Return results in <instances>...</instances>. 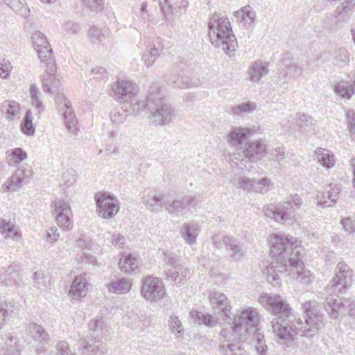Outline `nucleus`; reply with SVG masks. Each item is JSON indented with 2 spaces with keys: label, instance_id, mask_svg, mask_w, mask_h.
Here are the masks:
<instances>
[{
  "label": "nucleus",
  "instance_id": "obj_54",
  "mask_svg": "<svg viewBox=\"0 0 355 355\" xmlns=\"http://www.w3.org/2000/svg\"><path fill=\"white\" fill-rule=\"evenodd\" d=\"M109 33L110 30L107 27L100 29L96 26H92L89 31L91 37L99 41L107 37Z\"/></svg>",
  "mask_w": 355,
  "mask_h": 355
},
{
  "label": "nucleus",
  "instance_id": "obj_17",
  "mask_svg": "<svg viewBox=\"0 0 355 355\" xmlns=\"http://www.w3.org/2000/svg\"><path fill=\"white\" fill-rule=\"evenodd\" d=\"M164 208L171 214L182 213L187 209L184 196H166L164 200Z\"/></svg>",
  "mask_w": 355,
  "mask_h": 355
},
{
  "label": "nucleus",
  "instance_id": "obj_57",
  "mask_svg": "<svg viewBox=\"0 0 355 355\" xmlns=\"http://www.w3.org/2000/svg\"><path fill=\"white\" fill-rule=\"evenodd\" d=\"M55 101L61 111L71 107V103L62 93L58 92Z\"/></svg>",
  "mask_w": 355,
  "mask_h": 355
},
{
  "label": "nucleus",
  "instance_id": "obj_47",
  "mask_svg": "<svg viewBox=\"0 0 355 355\" xmlns=\"http://www.w3.org/2000/svg\"><path fill=\"white\" fill-rule=\"evenodd\" d=\"M168 325L171 331L175 335L176 338L182 339L184 334V328L178 317L174 315L170 316Z\"/></svg>",
  "mask_w": 355,
  "mask_h": 355
},
{
  "label": "nucleus",
  "instance_id": "obj_49",
  "mask_svg": "<svg viewBox=\"0 0 355 355\" xmlns=\"http://www.w3.org/2000/svg\"><path fill=\"white\" fill-rule=\"evenodd\" d=\"M21 130L27 135H33L35 133V127L33 124L32 113L27 110L21 124Z\"/></svg>",
  "mask_w": 355,
  "mask_h": 355
},
{
  "label": "nucleus",
  "instance_id": "obj_64",
  "mask_svg": "<svg viewBox=\"0 0 355 355\" xmlns=\"http://www.w3.org/2000/svg\"><path fill=\"white\" fill-rule=\"evenodd\" d=\"M12 10L15 12H21L24 0H3Z\"/></svg>",
  "mask_w": 355,
  "mask_h": 355
},
{
  "label": "nucleus",
  "instance_id": "obj_33",
  "mask_svg": "<svg viewBox=\"0 0 355 355\" xmlns=\"http://www.w3.org/2000/svg\"><path fill=\"white\" fill-rule=\"evenodd\" d=\"M315 155L318 162L327 168H331L335 164V159L333 153L325 148H318L315 150Z\"/></svg>",
  "mask_w": 355,
  "mask_h": 355
},
{
  "label": "nucleus",
  "instance_id": "obj_3",
  "mask_svg": "<svg viewBox=\"0 0 355 355\" xmlns=\"http://www.w3.org/2000/svg\"><path fill=\"white\" fill-rule=\"evenodd\" d=\"M209 36L211 44L231 55L238 46L228 18L214 13L208 23Z\"/></svg>",
  "mask_w": 355,
  "mask_h": 355
},
{
  "label": "nucleus",
  "instance_id": "obj_25",
  "mask_svg": "<svg viewBox=\"0 0 355 355\" xmlns=\"http://www.w3.org/2000/svg\"><path fill=\"white\" fill-rule=\"evenodd\" d=\"M340 190V187L339 185H326L323 188L322 193L329 197V198H330V201H326L325 200L320 199L318 200V204L324 207L334 206L336 203L338 199L339 198Z\"/></svg>",
  "mask_w": 355,
  "mask_h": 355
},
{
  "label": "nucleus",
  "instance_id": "obj_4",
  "mask_svg": "<svg viewBox=\"0 0 355 355\" xmlns=\"http://www.w3.org/2000/svg\"><path fill=\"white\" fill-rule=\"evenodd\" d=\"M241 149L228 155V161L232 168L245 174L250 172L252 164L264 157L267 154L266 145L260 140L246 142Z\"/></svg>",
  "mask_w": 355,
  "mask_h": 355
},
{
  "label": "nucleus",
  "instance_id": "obj_7",
  "mask_svg": "<svg viewBox=\"0 0 355 355\" xmlns=\"http://www.w3.org/2000/svg\"><path fill=\"white\" fill-rule=\"evenodd\" d=\"M137 92L138 89L133 83L118 80L112 85L110 96L121 103H132Z\"/></svg>",
  "mask_w": 355,
  "mask_h": 355
},
{
  "label": "nucleus",
  "instance_id": "obj_31",
  "mask_svg": "<svg viewBox=\"0 0 355 355\" xmlns=\"http://www.w3.org/2000/svg\"><path fill=\"white\" fill-rule=\"evenodd\" d=\"M27 153L21 148H15L6 152V159L10 166H17L20 162L26 160Z\"/></svg>",
  "mask_w": 355,
  "mask_h": 355
},
{
  "label": "nucleus",
  "instance_id": "obj_34",
  "mask_svg": "<svg viewBox=\"0 0 355 355\" xmlns=\"http://www.w3.org/2000/svg\"><path fill=\"white\" fill-rule=\"evenodd\" d=\"M189 275V270L187 268H184L182 264L181 269L173 267L169 268L166 272V279L177 282L178 284L187 278Z\"/></svg>",
  "mask_w": 355,
  "mask_h": 355
},
{
  "label": "nucleus",
  "instance_id": "obj_13",
  "mask_svg": "<svg viewBox=\"0 0 355 355\" xmlns=\"http://www.w3.org/2000/svg\"><path fill=\"white\" fill-rule=\"evenodd\" d=\"M222 241L225 247V251L230 261L233 262L241 261L245 254V250L243 248L241 242L238 239L229 236H224Z\"/></svg>",
  "mask_w": 355,
  "mask_h": 355
},
{
  "label": "nucleus",
  "instance_id": "obj_46",
  "mask_svg": "<svg viewBox=\"0 0 355 355\" xmlns=\"http://www.w3.org/2000/svg\"><path fill=\"white\" fill-rule=\"evenodd\" d=\"M17 338L10 337L5 343V347L1 352V355H20L17 345Z\"/></svg>",
  "mask_w": 355,
  "mask_h": 355
},
{
  "label": "nucleus",
  "instance_id": "obj_32",
  "mask_svg": "<svg viewBox=\"0 0 355 355\" xmlns=\"http://www.w3.org/2000/svg\"><path fill=\"white\" fill-rule=\"evenodd\" d=\"M296 121L300 130L304 132L316 133L314 119L311 116L299 113L296 116Z\"/></svg>",
  "mask_w": 355,
  "mask_h": 355
},
{
  "label": "nucleus",
  "instance_id": "obj_23",
  "mask_svg": "<svg viewBox=\"0 0 355 355\" xmlns=\"http://www.w3.org/2000/svg\"><path fill=\"white\" fill-rule=\"evenodd\" d=\"M166 196L163 194L156 191H152L147 193L146 196H144V202L148 209L157 212L159 211L164 207V200Z\"/></svg>",
  "mask_w": 355,
  "mask_h": 355
},
{
  "label": "nucleus",
  "instance_id": "obj_36",
  "mask_svg": "<svg viewBox=\"0 0 355 355\" xmlns=\"http://www.w3.org/2000/svg\"><path fill=\"white\" fill-rule=\"evenodd\" d=\"M131 286V282L124 277L111 282L107 285L108 291L115 293H125L130 290Z\"/></svg>",
  "mask_w": 355,
  "mask_h": 355
},
{
  "label": "nucleus",
  "instance_id": "obj_55",
  "mask_svg": "<svg viewBox=\"0 0 355 355\" xmlns=\"http://www.w3.org/2000/svg\"><path fill=\"white\" fill-rule=\"evenodd\" d=\"M128 116V110L121 107L115 112L112 113L110 116L111 121L116 125L123 123Z\"/></svg>",
  "mask_w": 355,
  "mask_h": 355
},
{
  "label": "nucleus",
  "instance_id": "obj_40",
  "mask_svg": "<svg viewBox=\"0 0 355 355\" xmlns=\"http://www.w3.org/2000/svg\"><path fill=\"white\" fill-rule=\"evenodd\" d=\"M220 351L223 355H247L240 342L223 344L220 346Z\"/></svg>",
  "mask_w": 355,
  "mask_h": 355
},
{
  "label": "nucleus",
  "instance_id": "obj_51",
  "mask_svg": "<svg viewBox=\"0 0 355 355\" xmlns=\"http://www.w3.org/2000/svg\"><path fill=\"white\" fill-rule=\"evenodd\" d=\"M349 53L345 49H339L335 52L333 63L337 66H345L349 62Z\"/></svg>",
  "mask_w": 355,
  "mask_h": 355
},
{
  "label": "nucleus",
  "instance_id": "obj_43",
  "mask_svg": "<svg viewBox=\"0 0 355 355\" xmlns=\"http://www.w3.org/2000/svg\"><path fill=\"white\" fill-rule=\"evenodd\" d=\"M248 336H252V339L256 342L255 348L260 355H263L267 350V345L265 343V338L263 333L259 329H256L251 331Z\"/></svg>",
  "mask_w": 355,
  "mask_h": 355
},
{
  "label": "nucleus",
  "instance_id": "obj_22",
  "mask_svg": "<svg viewBox=\"0 0 355 355\" xmlns=\"http://www.w3.org/2000/svg\"><path fill=\"white\" fill-rule=\"evenodd\" d=\"M87 284L86 279L81 275L74 278L69 291V295L71 301L78 300L86 295L87 291Z\"/></svg>",
  "mask_w": 355,
  "mask_h": 355
},
{
  "label": "nucleus",
  "instance_id": "obj_41",
  "mask_svg": "<svg viewBox=\"0 0 355 355\" xmlns=\"http://www.w3.org/2000/svg\"><path fill=\"white\" fill-rule=\"evenodd\" d=\"M156 98L154 97L152 94H150L148 97L146 98V101H140L137 100V96H135V100L132 103H130L132 104V110L133 112H135L136 114H140V112L146 109L148 110H152L153 109V107L152 106V104L154 103L155 101Z\"/></svg>",
  "mask_w": 355,
  "mask_h": 355
},
{
  "label": "nucleus",
  "instance_id": "obj_8",
  "mask_svg": "<svg viewBox=\"0 0 355 355\" xmlns=\"http://www.w3.org/2000/svg\"><path fill=\"white\" fill-rule=\"evenodd\" d=\"M154 103L156 107H153L152 113L148 116L153 123L164 125L170 123L175 118L176 112L174 108L164 99L156 98Z\"/></svg>",
  "mask_w": 355,
  "mask_h": 355
},
{
  "label": "nucleus",
  "instance_id": "obj_10",
  "mask_svg": "<svg viewBox=\"0 0 355 355\" xmlns=\"http://www.w3.org/2000/svg\"><path fill=\"white\" fill-rule=\"evenodd\" d=\"M141 293L150 302L158 301L165 296V291L162 281L158 278L148 276L142 281Z\"/></svg>",
  "mask_w": 355,
  "mask_h": 355
},
{
  "label": "nucleus",
  "instance_id": "obj_39",
  "mask_svg": "<svg viewBox=\"0 0 355 355\" xmlns=\"http://www.w3.org/2000/svg\"><path fill=\"white\" fill-rule=\"evenodd\" d=\"M164 80L169 85L176 88H187L191 85L189 77L173 76V74H167L164 76Z\"/></svg>",
  "mask_w": 355,
  "mask_h": 355
},
{
  "label": "nucleus",
  "instance_id": "obj_5",
  "mask_svg": "<svg viewBox=\"0 0 355 355\" xmlns=\"http://www.w3.org/2000/svg\"><path fill=\"white\" fill-rule=\"evenodd\" d=\"M259 314L252 307L240 309L234 315L232 322V331L240 340L247 339L251 331L257 329V324L259 320Z\"/></svg>",
  "mask_w": 355,
  "mask_h": 355
},
{
  "label": "nucleus",
  "instance_id": "obj_30",
  "mask_svg": "<svg viewBox=\"0 0 355 355\" xmlns=\"http://www.w3.org/2000/svg\"><path fill=\"white\" fill-rule=\"evenodd\" d=\"M139 265V260L135 257H133L132 254H123L122 257L120 258L119 262V266L120 270L125 272L129 273L132 271H135L138 268Z\"/></svg>",
  "mask_w": 355,
  "mask_h": 355
},
{
  "label": "nucleus",
  "instance_id": "obj_62",
  "mask_svg": "<svg viewBox=\"0 0 355 355\" xmlns=\"http://www.w3.org/2000/svg\"><path fill=\"white\" fill-rule=\"evenodd\" d=\"M94 78L99 80H104L107 78V72L106 69L102 67H96L92 70Z\"/></svg>",
  "mask_w": 355,
  "mask_h": 355
},
{
  "label": "nucleus",
  "instance_id": "obj_28",
  "mask_svg": "<svg viewBox=\"0 0 355 355\" xmlns=\"http://www.w3.org/2000/svg\"><path fill=\"white\" fill-rule=\"evenodd\" d=\"M291 212V211H288L284 207H281V205L275 207H267L263 209L264 215L267 218L274 219L277 222L289 219Z\"/></svg>",
  "mask_w": 355,
  "mask_h": 355
},
{
  "label": "nucleus",
  "instance_id": "obj_18",
  "mask_svg": "<svg viewBox=\"0 0 355 355\" xmlns=\"http://www.w3.org/2000/svg\"><path fill=\"white\" fill-rule=\"evenodd\" d=\"M200 232V226L195 221L184 223L180 230L181 236L191 245L196 243V239Z\"/></svg>",
  "mask_w": 355,
  "mask_h": 355
},
{
  "label": "nucleus",
  "instance_id": "obj_9",
  "mask_svg": "<svg viewBox=\"0 0 355 355\" xmlns=\"http://www.w3.org/2000/svg\"><path fill=\"white\" fill-rule=\"evenodd\" d=\"M98 215L103 218H112L119 210V203L116 197L110 193L95 196Z\"/></svg>",
  "mask_w": 355,
  "mask_h": 355
},
{
  "label": "nucleus",
  "instance_id": "obj_20",
  "mask_svg": "<svg viewBox=\"0 0 355 355\" xmlns=\"http://www.w3.org/2000/svg\"><path fill=\"white\" fill-rule=\"evenodd\" d=\"M209 300L213 305H216L225 318H230L231 306L227 297L222 293L212 292L209 295Z\"/></svg>",
  "mask_w": 355,
  "mask_h": 355
},
{
  "label": "nucleus",
  "instance_id": "obj_38",
  "mask_svg": "<svg viewBox=\"0 0 355 355\" xmlns=\"http://www.w3.org/2000/svg\"><path fill=\"white\" fill-rule=\"evenodd\" d=\"M1 111L6 114L8 119L12 120L19 114V104L14 101H4L1 105Z\"/></svg>",
  "mask_w": 355,
  "mask_h": 355
},
{
  "label": "nucleus",
  "instance_id": "obj_50",
  "mask_svg": "<svg viewBox=\"0 0 355 355\" xmlns=\"http://www.w3.org/2000/svg\"><path fill=\"white\" fill-rule=\"evenodd\" d=\"M191 315L198 320L199 324H203L207 327H212L216 324V321L211 315L194 311L191 312Z\"/></svg>",
  "mask_w": 355,
  "mask_h": 355
},
{
  "label": "nucleus",
  "instance_id": "obj_29",
  "mask_svg": "<svg viewBox=\"0 0 355 355\" xmlns=\"http://www.w3.org/2000/svg\"><path fill=\"white\" fill-rule=\"evenodd\" d=\"M343 299L334 295L326 297L324 308L331 318L337 320Z\"/></svg>",
  "mask_w": 355,
  "mask_h": 355
},
{
  "label": "nucleus",
  "instance_id": "obj_60",
  "mask_svg": "<svg viewBox=\"0 0 355 355\" xmlns=\"http://www.w3.org/2000/svg\"><path fill=\"white\" fill-rule=\"evenodd\" d=\"M0 77L8 79L12 71V67L9 61H5L0 64Z\"/></svg>",
  "mask_w": 355,
  "mask_h": 355
},
{
  "label": "nucleus",
  "instance_id": "obj_59",
  "mask_svg": "<svg viewBox=\"0 0 355 355\" xmlns=\"http://www.w3.org/2000/svg\"><path fill=\"white\" fill-rule=\"evenodd\" d=\"M56 350L58 352V355H73L68 343L64 340L59 341L57 343Z\"/></svg>",
  "mask_w": 355,
  "mask_h": 355
},
{
  "label": "nucleus",
  "instance_id": "obj_12",
  "mask_svg": "<svg viewBox=\"0 0 355 355\" xmlns=\"http://www.w3.org/2000/svg\"><path fill=\"white\" fill-rule=\"evenodd\" d=\"M336 274L332 279V285L334 287H339L340 292L351 284L352 277V270L345 262H339L336 268Z\"/></svg>",
  "mask_w": 355,
  "mask_h": 355
},
{
  "label": "nucleus",
  "instance_id": "obj_35",
  "mask_svg": "<svg viewBox=\"0 0 355 355\" xmlns=\"http://www.w3.org/2000/svg\"><path fill=\"white\" fill-rule=\"evenodd\" d=\"M15 302L13 300L0 298V329L6 322L7 318L14 311Z\"/></svg>",
  "mask_w": 355,
  "mask_h": 355
},
{
  "label": "nucleus",
  "instance_id": "obj_26",
  "mask_svg": "<svg viewBox=\"0 0 355 355\" xmlns=\"http://www.w3.org/2000/svg\"><path fill=\"white\" fill-rule=\"evenodd\" d=\"M81 348L87 350L90 355H104L107 352V347L100 340H91L90 342L86 339H83Z\"/></svg>",
  "mask_w": 355,
  "mask_h": 355
},
{
  "label": "nucleus",
  "instance_id": "obj_21",
  "mask_svg": "<svg viewBox=\"0 0 355 355\" xmlns=\"http://www.w3.org/2000/svg\"><path fill=\"white\" fill-rule=\"evenodd\" d=\"M0 233L6 240L11 239L14 241L18 242L22 238L20 230L10 220L8 221L5 219L0 220Z\"/></svg>",
  "mask_w": 355,
  "mask_h": 355
},
{
  "label": "nucleus",
  "instance_id": "obj_63",
  "mask_svg": "<svg viewBox=\"0 0 355 355\" xmlns=\"http://www.w3.org/2000/svg\"><path fill=\"white\" fill-rule=\"evenodd\" d=\"M341 225L344 230L349 234L355 232V220H352L350 218H344L341 220Z\"/></svg>",
  "mask_w": 355,
  "mask_h": 355
},
{
  "label": "nucleus",
  "instance_id": "obj_6",
  "mask_svg": "<svg viewBox=\"0 0 355 355\" xmlns=\"http://www.w3.org/2000/svg\"><path fill=\"white\" fill-rule=\"evenodd\" d=\"M33 45L37 52L38 56L42 64L50 67V71H54V59L52 55L53 50L50 47L49 42L44 34L40 31H35L31 37Z\"/></svg>",
  "mask_w": 355,
  "mask_h": 355
},
{
  "label": "nucleus",
  "instance_id": "obj_19",
  "mask_svg": "<svg viewBox=\"0 0 355 355\" xmlns=\"http://www.w3.org/2000/svg\"><path fill=\"white\" fill-rule=\"evenodd\" d=\"M46 74L42 76V89L45 92L51 94L61 85L60 78L55 76L56 67L54 62V71L51 72L50 67L45 66Z\"/></svg>",
  "mask_w": 355,
  "mask_h": 355
},
{
  "label": "nucleus",
  "instance_id": "obj_44",
  "mask_svg": "<svg viewBox=\"0 0 355 355\" xmlns=\"http://www.w3.org/2000/svg\"><path fill=\"white\" fill-rule=\"evenodd\" d=\"M345 315L355 316V302L349 299H343L337 320H340Z\"/></svg>",
  "mask_w": 355,
  "mask_h": 355
},
{
  "label": "nucleus",
  "instance_id": "obj_52",
  "mask_svg": "<svg viewBox=\"0 0 355 355\" xmlns=\"http://www.w3.org/2000/svg\"><path fill=\"white\" fill-rule=\"evenodd\" d=\"M164 257V261L166 265H168L171 268L175 267L176 268L181 269V263L180 257L174 252L171 251H162Z\"/></svg>",
  "mask_w": 355,
  "mask_h": 355
},
{
  "label": "nucleus",
  "instance_id": "obj_53",
  "mask_svg": "<svg viewBox=\"0 0 355 355\" xmlns=\"http://www.w3.org/2000/svg\"><path fill=\"white\" fill-rule=\"evenodd\" d=\"M272 186V184L270 179L267 178H261L254 182V191L258 193H266Z\"/></svg>",
  "mask_w": 355,
  "mask_h": 355
},
{
  "label": "nucleus",
  "instance_id": "obj_58",
  "mask_svg": "<svg viewBox=\"0 0 355 355\" xmlns=\"http://www.w3.org/2000/svg\"><path fill=\"white\" fill-rule=\"evenodd\" d=\"M272 159L279 164L285 158V151L282 146H278L271 151Z\"/></svg>",
  "mask_w": 355,
  "mask_h": 355
},
{
  "label": "nucleus",
  "instance_id": "obj_11",
  "mask_svg": "<svg viewBox=\"0 0 355 355\" xmlns=\"http://www.w3.org/2000/svg\"><path fill=\"white\" fill-rule=\"evenodd\" d=\"M53 207V215L55 217L58 225L64 231L72 229L73 224L71 220L72 211L68 202L58 199L52 202Z\"/></svg>",
  "mask_w": 355,
  "mask_h": 355
},
{
  "label": "nucleus",
  "instance_id": "obj_42",
  "mask_svg": "<svg viewBox=\"0 0 355 355\" xmlns=\"http://www.w3.org/2000/svg\"><path fill=\"white\" fill-rule=\"evenodd\" d=\"M31 333L35 340L42 345V347H44L49 340V336L46 331L41 326L33 324L31 326Z\"/></svg>",
  "mask_w": 355,
  "mask_h": 355
},
{
  "label": "nucleus",
  "instance_id": "obj_48",
  "mask_svg": "<svg viewBox=\"0 0 355 355\" xmlns=\"http://www.w3.org/2000/svg\"><path fill=\"white\" fill-rule=\"evenodd\" d=\"M257 109V105L254 102L248 101L239 104L232 108V113L236 115H243L245 114H251Z\"/></svg>",
  "mask_w": 355,
  "mask_h": 355
},
{
  "label": "nucleus",
  "instance_id": "obj_24",
  "mask_svg": "<svg viewBox=\"0 0 355 355\" xmlns=\"http://www.w3.org/2000/svg\"><path fill=\"white\" fill-rule=\"evenodd\" d=\"M269 73L268 66L262 62H252L248 70V78L253 83H259L261 78Z\"/></svg>",
  "mask_w": 355,
  "mask_h": 355
},
{
  "label": "nucleus",
  "instance_id": "obj_15",
  "mask_svg": "<svg viewBox=\"0 0 355 355\" xmlns=\"http://www.w3.org/2000/svg\"><path fill=\"white\" fill-rule=\"evenodd\" d=\"M252 133V130L248 128L234 127L227 135L228 144L235 147L236 151L241 149L247 142L248 136Z\"/></svg>",
  "mask_w": 355,
  "mask_h": 355
},
{
  "label": "nucleus",
  "instance_id": "obj_45",
  "mask_svg": "<svg viewBox=\"0 0 355 355\" xmlns=\"http://www.w3.org/2000/svg\"><path fill=\"white\" fill-rule=\"evenodd\" d=\"M302 198L298 195L295 194L288 196L284 204L281 205V207H284L286 210L288 211H291L290 216L291 218L293 217L295 210L300 208V207L302 205Z\"/></svg>",
  "mask_w": 355,
  "mask_h": 355
},
{
  "label": "nucleus",
  "instance_id": "obj_56",
  "mask_svg": "<svg viewBox=\"0 0 355 355\" xmlns=\"http://www.w3.org/2000/svg\"><path fill=\"white\" fill-rule=\"evenodd\" d=\"M84 6L92 12H98L103 10V0H81Z\"/></svg>",
  "mask_w": 355,
  "mask_h": 355
},
{
  "label": "nucleus",
  "instance_id": "obj_1",
  "mask_svg": "<svg viewBox=\"0 0 355 355\" xmlns=\"http://www.w3.org/2000/svg\"><path fill=\"white\" fill-rule=\"evenodd\" d=\"M259 302L275 316L271 322L273 334L280 343H291L295 334L311 338L323 325V317L315 308L316 302L311 300L302 304L303 318L296 319L289 304L278 294L264 293Z\"/></svg>",
  "mask_w": 355,
  "mask_h": 355
},
{
  "label": "nucleus",
  "instance_id": "obj_27",
  "mask_svg": "<svg viewBox=\"0 0 355 355\" xmlns=\"http://www.w3.org/2000/svg\"><path fill=\"white\" fill-rule=\"evenodd\" d=\"M19 270L17 266H10L0 273V280L5 285L19 284Z\"/></svg>",
  "mask_w": 355,
  "mask_h": 355
},
{
  "label": "nucleus",
  "instance_id": "obj_16",
  "mask_svg": "<svg viewBox=\"0 0 355 355\" xmlns=\"http://www.w3.org/2000/svg\"><path fill=\"white\" fill-rule=\"evenodd\" d=\"M234 15L236 18L237 21L244 28H250L254 26L257 15L256 12L250 5H247L241 9L234 12Z\"/></svg>",
  "mask_w": 355,
  "mask_h": 355
},
{
  "label": "nucleus",
  "instance_id": "obj_61",
  "mask_svg": "<svg viewBox=\"0 0 355 355\" xmlns=\"http://www.w3.org/2000/svg\"><path fill=\"white\" fill-rule=\"evenodd\" d=\"M63 179L67 187L73 184L77 179L76 173L73 170H69L63 174Z\"/></svg>",
  "mask_w": 355,
  "mask_h": 355
},
{
  "label": "nucleus",
  "instance_id": "obj_37",
  "mask_svg": "<svg viewBox=\"0 0 355 355\" xmlns=\"http://www.w3.org/2000/svg\"><path fill=\"white\" fill-rule=\"evenodd\" d=\"M334 92L342 98L349 99L355 94V78L350 85L349 83L340 82L334 85Z\"/></svg>",
  "mask_w": 355,
  "mask_h": 355
},
{
  "label": "nucleus",
  "instance_id": "obj_14",
  "mask_svg": "<svg viewBox=\"0 0 355 355\" xmlns=\"http://www.w3.org/2000/svg\"><path fill=\"white\" fill-rule=\"evenodd\" d=\"M31 172L26 170L24 166L19 167L14 174L4 183L3 189L6 192H15L22 187V183L27 182Z\"/></svg>",
  "mask_w": 355,
  "mask_h": 355
},
{
  "label": "nucleus",
  "instance_id": "obj_2",
  "mask_svg": "<svg viewBox=\"0 0 355 355\" xmlns=\"http://www.w3.org/2000/svg\"><path fill=\"white\" fill-rule=\"evenodd\" d=\"M270 254L272 261L266 268L263 273L267 280L274 286L280 284L279 273L288 272L293 279L302 284H309L311 276L305 271L298 250V241L293 236L274 234L270 236Z\"/></svg>",
  "mask_w": 355,
  "mask_h": 355
}]
</instances>
